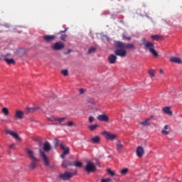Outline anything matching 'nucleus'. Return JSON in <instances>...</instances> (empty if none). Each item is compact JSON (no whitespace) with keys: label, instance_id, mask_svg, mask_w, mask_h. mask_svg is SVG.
I'll return each mask as SVG.
<instances>
[{"label":"nucleus","instance_id":"1","mask_svg":"<svg viewBox=\"0 0 182 182\" xmlns=\"http://www.w3.org/2000/svg\"><path fill=\"white\" fill-rule=\"evenodd\" d=\"M141 42L142 45H144L145 50H149V52H150V53H151V55H153V56L155 58L159 56V53L154 49V44L152 42L146 41V38H143Z\"/></svg>","mask_w":182,"mask_h":182},{"label":"nucleus","instance_id":"2","mask_svg":"<svg viewBox=\"0 0 182 182\" xmlns=\"http://www.w3.org/2000/svg\"><path fill=\"white\" fill-rule=\"evenodd\" d=\"M85 170L87 173H95L96 171V165L91 161H86Z\"/></svg>","mask_w":182,"mask_h":182},{"label":"nucleus","instance_id":"3","mask_svg":"<svg viewBox=\"0 0 182 182\" xmlns=\"http://www.w3.org/2000/svg\"><path fill=\"white\" fill-rule=\"evenodd\" d=\"M51 48L53 50H62V49L65 48V43L62 41L55 42L51 46Z\"/></svg>","mask_w":182,"mask_h":182},{"label":"nucleus","instance_id":"4","mask_svg":"<svg viewBox=\"0 0 182 182\" xmlns=\"http://www.w3.org/2000/svg\"><path fill=\"white\" fill-rule=\"evenodd\" d=\"M5 132L6 134H9L10 136H11L13 139H15V140H16V141H21L22 140L21 136H19V134H18V133L16 132L11 131V129H6Z\"/></svg>","mask_w":182,"mask_h":182},{"label":"nucleus","instance_id":"5","mask_svg":"<svg viewBox=\"0 0 182 182\" xmlns=\"http://www.w3.org/2000/svg\"><path fill=\"white\" fill-rule=\"evenodd\" d=\"M115 55H117V56H120V58H124L127 55V51H126L125 48L117 47L115 50Z\"/></svg>","mask_w":182,"mask_h":182},{"label":"nucleus","instance_id":"6","mask_svg":"<svg viewBox=\"0 0 182 182\" xmlns=\"http://www.w3.org/2000/svg\"><path fill=\"white\" fill-rule=\"evenodd\" d=\"M76 174V172L73 173H70L69 171H65L64 173H60L59 175V178L61 179V180H69L70 178H72V177L73 176H75Z\"/></svg>","mask_w":182,"mask_h":182},{"label":"nucleus","instance_id":"7","mask_svg":"<svg viewBox=\"0 0 182 182\" xmlns=\"http://www.w3.org/2000/svg\"><path fill=\"white\" fill-rule=\"evenodd\" d=\"M115 46L117 48H124L126 49H134V45L133 44H127L125 45L124 43L119 42V41H116L115 42Z\"/></svg>","mask_w":182,"mask_h":182},{"label":"nucleus","instance_id":"8","mask_svg":"<svg viewBox=\"0 0 182 182\" xmlns=\"http://www.w3.org/2000/svg\"><path fill=\"white\" fill-rule=\"evenodd\" d=\"M39 153L45 166H49V159H48L46 154H45V151H42V149H39Z\"/></svg>","mask_w":182,"mask_h":182},{"label":"nucleus","instance_id":"9","mask_svg":"<svg viewBox=\"0 0 182 182\" xmlns=\"http://www.w3.org/2000/svg\"><path fill=\"white\" fill-rule=\"evenodd\" d=\"M25 117V112L21 109H16L14 113V117L17 120H22Z\"/></svg>","mask_w":182,"mask_h":182},{"label":"nucleus","instance_id":"10","mask_svg":"<svg viewBox=\"0 0 182 182\" xmlns=\"http://www.w3.org/2000/svg\"><path fill=\"white\" fill-rule=\"evenodd\" d=\"M102 134L105 136L107 140H116L117 139V135L114 134H112L110 132H104Z\"/></svg>","mask_w":182,"mask_h":182},{"label":"nucleus","instance_id":"11","mask_svg":"<svg viewBox=\"0 0 182 182\" xmlns=\"http://www.w3.org/2000/svg\"><path fill=\"white\" fill-rule=\"evenodd\" d=\"M26 151L30 159H32L34 161H39V159L35 157V152H33V151H32L31 149H27Z\"/></svg>","mask_w":182,"mask_h":182},{"label":"nucleus","instance_id":"12","mask_svg":"<svg viewBox=\"0 0 182 182\" xmlns=\"http://www.w3.org/2000/svg\"><path fill=\"white\" fill-rule=\"evenodd\" d=\"M6 56H9V54H7L6 55H2L1 58H0V59H4L5 62H6V63H8V65H14L15 64V60L14 59H9L8 58H6Z\"/></svg>","mask_w":182,"mask_h":182},{"label":"nucleus","instance_id":"13","mask_svg":"<svg viewBox=\"0 0 182 182\" xmlns=\"http://www.w3.org/2000/svg\"><path fill=\"white\" fill-rule=\"evenodd\" d=\"M154 119V116H151L149 118H146L145 120L140 122V124L142 126H144L145 127L147 126H150V120H153Z\"/></svg>","mask_w":182,"mask_h":182},{"label":"nucleus","instance_id":"14","mask_svg":"<svg viewBox=\"0 0 182 182\" xmlns=\"http://www.w3.org/2000/svg\"><path fill=\"white\" fill-rule=\"evenodd\" d=\"M43 39L45 42H52V41H55L56 38V36L55 35H45L43 36Z\"/></svg>","mask_w":182,"mask_h":182},{"label":"nucleus","instance_id":"15","mask_svg":"<svg viewBox=\"0 0 182 182\" xmlns=\"http://www.w3.org/2000/svg\"><path fill=\"white\" fill-rule=\"evenodd\" d=\"M136 153L138 157H143L144 156V149L141 146H138Z\"/></svg>","mask_w":182,"mask_h":182},{"label":"nucleus","instance_id":"16","mask_svg":"<svg viewBox=\"0 0 182 182\" xmlns=\"http://www.w3.org/2000/svg\"><path fill=\"white\" fill-rule=\"evenodd\" d=\"M97 119L100 122H109V117L105 114L98 115Z\"/></svg>","mask_w":182,"mask_h":182},{"label":"nucleus","instance_id":"17","mask_svg":"<svg viewBox=\"0 0 182 182\" xmlns=\"http://www.w3.org/2000/svg\"><path fill=\"white\" fill-rule=\"evenodd\" d=\"M170 62H171L172 63H178V64L182 63L181 58L178 57H171L170 58Z\"/></svg>","mask_w":182,"mask_h":182},{"label":"nucleus","instance_id":"18","mask_svg":"<svg viewBox=\"0 0 182 182\" xmlns=\"http://www.w3.org/2000/svg\"><path fill=\"white\" fill-rule=\"evenodd\" d=\"M108 60L109 63L114 64L116 63V60H117V56H116L114 54H112L111 55L109 56Z\"/></svg>","mask_w":182,"mask_h":182},{"label":"nucleus","instance_id":"19","mask_svg":"<svg viewBox=\"0 0 182 182\" xmlns=\"http://www.w3.org/2000/svg\"><path fill=\"white\" fill-rule=\"evenodd\" d=\"M49 120L51 122H59L60 123H63V122H65V117H61V118H55L52 117L51 118H48Z\"/></svg>","mask_w":182,"mask_h":182},{"label":"nucleus","instance_id":"20","mask_svg":"<svg viewBox=\"0 0 182 182\" xmlns=\"http://www.w3.org/2000/svg\"><path fill=\"white\" fill-rule=\"evenodd\" d=\"M91 143L97 144L100 141V136H96L90 139Z\"/></svg>","mask_w":182,"mask_h":182},{"label":"nucleus","instance_id":"21","mask_svg":"<svg viewBox=\"0 0 182 182\" xmlns=\"http://www.w3.org/2000/svg\"><path fill=\"white\" fill-rule=\"evenodd\" d=\"M164 113L168 114V116H171L173 114V112L170 109L169 107H166L163 108Z\"/></svg>","mask_w":182,"mask_h":182},{"label":"nucleus","instance_id":"22","mask_svg":"<svg viewBox=\"0 0 182 182\" xmlns=\"http://www.w3.org/2000/svg\"><path fill=\"white\" fill-rule=\"evenodd\" d=\"M117 145V150L118 151L119 153H120V151L122 150V149H123V144H122V142L120 141H117L116 143Z\"/></svg>","mask_w":182,"mask_h":182},{"label":"nucleus","instance_id":"23","mask_svg":"<svg viewBox=\"0 0 182 182\" xmlns=\"http://www.w3.org/2000/svg\"><path fill=\"white\" fill-rule=\"evenodd\" d=\"M96 53V48L94 46H91L88 48L87 55H92Z\"/></svg>","mask_w":182,"mask_h":182},{"label":"nucleus","instance_id":"24","mask_svg":"<svg viewBox=\"0 0 182 182\" xmlns=\"http://www.w3.org/2000/svg\"><path fill=\"white\" fill-rule=\"evenodd\" d=\"M41 109L40 107H26V110L28 113H33V112H35V110H38Z\"/></svg>","mask_w":182,"mask_h":182},{"label":"nucleus","instance_id":"25","mask_svg":"<svg viewBox=\"0 0 182 182\" xmlns=\"http://www.w3.org/2000/svg\"><path fill=\"white\" fill-rule=\"evenodd\" d=\"M87 103L90 107H93L94 105H96V102H95V100H93V98L88 99Z\"/></svg>","mask_w":182,"mask_h":182},{"label":"nucleus","instance_id":"26","mask_svg":"<svg viewBox=\"0 0 182 182\" xmlns=\"http://www.w3.org/2000/svg\"><path fill=\"white\" fill-rule=\"evenodd\" d=\"M44 151H49L50 150V144L49 142H46L43 145Z\"/></svg>","mask_w":182,"mask_h":182},{"label":"nucleus","instance_id":"27","mask_svg":"<svg viewBox=\"0 0 182 182\" xmlns=\"http://www.w3.org/2000/svg\"><path fill=\"white\" fill-rule=\"evenodd\" d=\"M60 149H61V150H63V152H64V153H67V154H69V153H70L69 147L65 146V145H63V144H60Z\"/></svg>","mask_w":182,"mask_h":182},{"label":"nucleus","instance_id":"28","mask_svg":"<svg viewBox=\"0 0 182 182\" xmlns=\"http://www.w3.org/2000/svg\"><path fill=\"white\" fill-rule=\"evenodd\" d=\"M120 174L122 176H126L129 173V169L127 168H124L119 171Z\"/></svg>","mask_w":182,"mask_h":182},{"label":"nucleus","instance_id":"29","mask_svg":"<svg viewBox=\"0 0 182 182\" xmlns=\"http://www.w3.org/2000/svg\"><path fill=\"white\" fill-rule=\"evenodd\" d=\"M36 163H38V161L33 160V161L29 165V168H31V170H33V168H36Z\"/></svg>","mask_w":182,"mask_h":182},{"label":"nucleus","instance_id":"30","mask_svg":"<svg viewBox=\"0 0 182 182\" xmlns=\"http://www.w3.org/2000/svg\"><path fill=\"white\" fill-rule=\"evenodd\" d=\"M62 167L66 168L68 166H72V164H70V162L68 161H63L61 164Z\"/></svg>","mask_w":182,"mask_h":182},{"label":"nucleus","instance_id":"31","mask_svg":"<svg viewBox=\"0 0 182 182\" xmlns=\"http://www.w3.org/2000/svg\"><path fill=\"white\" fill-rule=\"evenodd\" d=\"M151 39H152V41H159L161 39V36L159 35H151Z\"/></svg>","mask_w":182,"mask_h":182},{"label":"nucleus","instance_id":"32","mask_svg":"<svg viewBox=\"0 0 182 182\" xmlns=\"http://www.w3.org/2000/svg\"><path fill=\"white\" fill-rule=\"evenodd\" d=\"M148 73L150 76V77H154V76H156L155 73H156V71L153 69H150L149 71H148Z\"/></svg>","mask_w":182,"mask_h":182},{"label":"nucleus","instance_id":"33","mask_svg":"<svg viewBox=\"0 0 182 182\" xmlns=\"http://www.w3.org/2000/svg\"><path fill=\"white\" fill-rule=\"evenodd\" d=\"M73 166H75V167H82L83 164L81 161H76L74 162Z\"/></svg>","mask_w":182,"mask_h":182},{"label":"nucleus","instance_id":"34","mask_svg":"<svg viewBox=\"0 0 182 182\" xmlns=\"http://www.w3.org/2000/svg\"><path fill=\"white\" fill-rule=\"evenodd\" d=\"M88 127L91 132H93V130H96V129H97V127H99V125L93 124V125H90Z\"/></svg>","mask_w":182,"mask_h":182},{"label":"nucleus","instance_id":"35","mask_svg":"<svg viewBox=\"0 0 182 182\" xmlns=\"http://www.w3.org/2000/svg\"><path fill=\"white\" fill-rule=\"evenodd\" d=\"M1 112L5 116H8V114H9V110L6 107H3Z\"/></svg>","mask_w":182,"mask_h":182},{"label":"nucleus","instance_id":"36","mask_svg":"<svg viewBox=\"0 0 182 182\" xmlns=\"http://www.w3.org/2000/svg\"><path fill=\"white\" fill-rule=\"evenodd\" d=\"M107 173L111 177H114V176H116V172H114V171H112L111 169H107Z\"/></svg>","mask_w":182,"mask_h":182},{"label":"nucleus","instance_id":"37","mask_svg":"<svg viewBox=\"0 0 182 182\" xmlns=\"http://www.w3.org/2000/svg\"><path fill=\"white\" fill-rule=\"evenodd\" d=\"M61 73L63 76H68V75H69V71L68 70H62Z\"/></svg>","mask_w":182,"mask_h":182},{"label":"nucleus","instance_id":"38","mask_svg":"<svg viewBox=\"0 0 182 182\" xmlns=\"http://www.w3.org/2000/svg\"><path fill=\"white\" fill-rule=\"evenodd\" d=\"M161 134H164L165 136H167V134H170V132L167 131V129H162Z\"/></svg>","mask_w":182,"mask_h":182},{"label":"nucleus","instance_id":"39","mask_svg":"<svg viewBox=\"0 0 182 182\" xmlns=\"http://www.w3.org/2000/svg\"><path fill=\"white\" fill-rule=\"evenodd\" d=\"M110 181H112V178H102L101 180V182H110Z\"/></svg>","mask_w":182,"mask_h":182},{"label":"nucleus","instance_id":"40","mask_svg":"<svg viewBox=\"0 0 182 182\" xmlns=\"http://www.w3.org/2000/svg\"><path fill=\"white\" fill-rule=\"evenodd\" d=\"M122 38L124 39L125 41H130L132 39L130 37L126 36V34L122 35Z\"/></svg>","mask_w":182,"mask_h":182},{"label":"nucleus","instance_id":"41","mask_svg":"<svg viewBox=\"0 0 182 182\" xmlns=\"http://www.w3.org/2000/svg\"><path fill=\"white\" fill-rule=\"evenodd\" d=\"M102 38L104 42H109V37L107 36H103Z\"/></svg>","mask_w":182,"mask_h":182},{"label":"nucleus","instance_id":"42","mask_svg":"<svg viewBox=\"0 0 182 182\" xmlns=\"http://www.w3.org/2000/svg\"><path fill=\"white\" fill-rule=\"evenodd\" d=\"M95 122V117H89V122L90 123H93Z\"/></svg>","mask_w":182,"mask_h":182},{"label":"nucleus","instance_id":"43","mask_svg":"<svg viewBox=\"0 0 182 182\" xmlns=\"http://www.w3.org/2000/svg\"><path fill=\"white\" fill-rule=\"evenodd\" d=\"M68 154H68V153H66V152H63V153L61 154V156H60L61 159H65V157H66V156H68Z\"/></svg>","mask_w":182,"mask_h":182},{"label":"nucleus","instance_id":"44","mask_svg":"<svg viewBox=\"0 0 182 182\" xmlns=\"http://www.w3.org/2000/svg\"><path fill=\"white\" fill-rule=\"evenodd\" d=\"M73 122H68L67 123V126H68V127H72V126H73Z\"/></svg>","mask_w":182,"mask_h":182},{"label":"nucleus","instance_id":"45","mask_svg":"<svg viewBox=\"0 0 182 182\" xmlns=\"http://www.w3.org/2000/svg\"><path fill=\"white\" fill-rule=\"evenodd\" d=\"M66 38H67V36L65 35V34H63V35H62V36H60L61 41H65V39H66Z\"/></svg>","mask_w":182,"mask_h":182},{"label":"nucleus","instance_id":"46","mask_svg":"<svg viewBox=\"0 0 182 182\" xmlns=\"http://www.w3.org/2000/svg\"><path fill=\"white\" fill-rule=\"evenodd\" d=\"M54 144L55 147H58V146H59V141L56 139L54 142Z\"/></svg>","mask_w":182,"mask_h":182},{"label":"nucleus","instance_id":"47","mask_svg":"<svg viewBox=\"0 0 182 182\" xmlns=\"http://www.w3.org/2000/svg\"><path fill=\"white\" fill-rule=\"evenodd\" d=\"M69 53H72V49H68V50L65 53V55H69Z\"/></svg>","mask_w":182,"mask_h":182},{"label":"nucleus","instance_id":"48","mask_svg":"<svg viewBox=\"0 0 182 182\" xmlns=\"http://www.w3.org/2000/svg\"><path fill=\"white\" fill-rule=\"evenodd\" d=\"M80 95H83V93H85V90L84 89H80Z\"/></svg>","mask_w":182,"mask_h":182},{"label":"nucleus","instance_id":"49","mask_svg":"<svg viewBox=\"0 0 182 182\" xmlns=\"http://www.w3.org/2000/svg\"><path fill=\"white\" fill-rule=\"evenodd\" d=\"M164 130H168V125H165L164 127Z\"/></svg>","mask_w":182,"mask_h":182},{"label":"nucleus","instance_id":"50","mask_svg":"<svg viewBox=\"0 0 182 182\" xmlns=\"http://www.w3.org/2000/svg\"><path fill=\"white\" fill-rule=\"evenodd\" d=\"M14 147H15V144H12L9 146V149H13Z\"/></svg>","mask_w":182,"mask_h":182},{"label":"nucleus","instance_id":"51","mask_svg":"<svg viewBox=\"0 0 182 182\" xmlns=\"http://www.w3.org/2000/svg\"><path fill=\"white\" fill-rule=\"evenodd\" d=\"M160 73H164L163 70H160Z\"/></svg>","mask_w":182,"mask_h":182},{"label":"nucleus","instance_id":"52","mask_svg":"<svg viewBox=\"0 0 182 182\" xmlns=\"http://www.w3.org/2000/svg\"><path fill=\"white\" fill-rule=\"evenodd\" d=\"M5 26H6L8 28V26H9L8 24H6Z\"/></svg>","mask_w":182,"mask_h":182},{"label":"nucleus","instance_id":"53","mask_svg":"<svg viewBox=\"0 0 182 182\" xmlns=\"http://www.w3.org/2000/svg\"><path fill=\"white\" fill-rule=\"evenodd\" d=\"M66 31H68V29H65L64 31H61V32H66Z\"/></svg>","mask_w":182,"mask_h":182}]
</instances>
